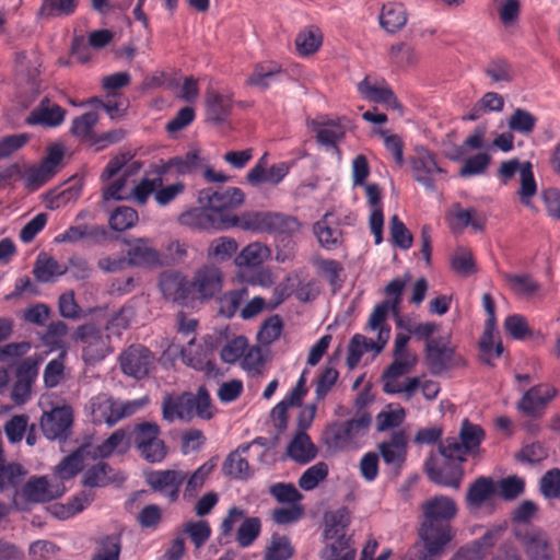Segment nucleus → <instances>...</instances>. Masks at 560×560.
<instances>
[{
    "label": "nucleus",
    "mask_w": 560,
    "mask_h": 560,
    "mask_svg": "<svg viewBox=\"0 0 560 560\" xmlns=\"http://www.w3.org/2000/svg\"><path fill=\"white\" fill-rule=\"evenodd\" d=\"M191 281L194 293L198 294V299L211 300L222 290L223 273L214 265H203L196 270Z\"/></svg>",
    "instance_id": "obj_16"
},
{
    "label": "nucleus",
    "mask_w": 560,
    "mask_h": 560,
    "mask_svg": "<svg viewBox=\"0 0 560 560\" xmlns=\"http://www.w3.org/2000/svg\"><path fill=\"white\" fill-rule=\"evenodd\" d=\"M65 352H61L58 358L50 360L44 370V384L47 388L58 386L63 378L65 374Z\"/></svg>",
    "instance_id": "obj_62"
},
{
    "label": "nucleus",
    "mask_w": 560,
    "mask_h": 560,
    "mask_svg": "<svg viewBox=\"0 0 560 560\" xmlns=\"http://www.w3.org/2000/svg\"><path fill=\"white\" fill-rule=\"evenodd\" d=\"M66 113V109L60 105L50 103V101L45 97L40 101L39 105L30 113L25 122L31 126L43 125L52 128L63 122Z\"/></svg>",
    "instance_id": "obj_21"
},
{
    "label": "nucleus",
    "mask_w": 560,
    "mask_h": 560,
    "mask_svg": "<svg viewBox=\"0 0 560 560\" xmlns=\"http://www.w3.org/2000/svg\"><path fill=\"white\" fill-rule=\"evenodd\" d=\"M294 555L290 539L287 536L273 534L270 545L267 547L264 560H289Z\"/></svg>",
    "instance_id": "obj_47"
},
{
    "label": "nucleus",
    "mask_w": 560,
    "mask_h": 560,
    "mask_svg": "<svg viewBox=\"0 0 560 560\" xmlns=\"http://www.w3.org/2000/svg\"><path fill=\"white\" fill-rule=\"evenodd\" d=\"M548 456L545 445L537 441L524 445L516 454L515 459L521 463L536 464L540 463Z\"/></svg>",
    "instance_id": "obj_63"
},
{
    "label": "nucleus",
    "mask_w": 560,
    "mask_h": 560,
    "mask_svg": "<svg viewBox=\"0 0 560 560\" xmlns=\"http://www.w3.org/2000/svg\"><path fill=\"white\" fill-rule=\"evenodd\" d=\"M485 74L495 83H510L516 75L512 63L503 57L491 59L485 68Z\"/></svg>",
    "instance_id": "obj_43"
},
{
    "label": "nucleus",
    "mask_w": 560,
    "mask_h": 560,
    "mask_svg": "<svg viewBox=\"0 0 560 560\" xmlns=\"http://www.w3.org/2000/svg\"><path fill=\"white\" fill-rule=\"evenodd\" d=\"M294 43L299 55L306 57L320 48L323 36L318 28H305L299 32Z\"/></svg>",
    "instance_id": "obj_44"
},
{
    "label": "nucleus",
    "mask_w": 560,
    "mask_h": 560,
    "mask_svg": "<svg viewBox=\"0 0 560 560\" xmlns=\"http://www.w3.org/2000/svg\"><path fill=\"white\" fill-rule=\"evenodd\" d=\"M117 401L107 394H98L91 399L92 421L95 424H116Z\"/></svg>",
    "instance_id": "obj_28"
},
{
    "label": "nucleus",
    "mask_w": 560,
    "mask_h": 560,
    "mask_svg": "<svg viewBox=\"0 0 560 560\" xmlns=\"http://www.w3.org/2000/svg\"><path fill=\"white\" fill-rule=\"evenodd\" d=\"M540 491L545 498H560V469L548 470L540 479Z\"/></svg>",
    "instance_id": "obj_64"
},
{
    "label": "nucleus",
    "mask_w": 560,
    "mask_h": 560,
    "mask_svg": "<svg viewBox=\"0 0 560 560\" xmlns=\"http://www.w3.org/2000/svg\"><path fill=\"white\" fill-rule=\"evenodd\" d=\"M72 339L83 345L82 359L86 364H94L106 357L105 342L101 329L93 323L77 327Z\"/></svg>",
    "instance_id": "obj_11"
},
{
    "label": "nucleus",
    "mask_w": 560,
    "mask_h": 560,
    "mask_svg": "<svg viewBox=\"0 0 560 560\" xmlns=\"http://www.w3.org/2000/svg\"><path fill=\"white\" fill-rule=\"evenodd\" d=\"M73 423V415L70 407L54 408L44 412L40 418V429L48 440H66Z\"/></svg>",
    "instance_id": "obj_14"
},
{
    "label": "nucleus",
    "mask_w": 560,
    "mask_h": 560,
    "mask_svg": "<svg viewBox=\"0 0 560 560\" xmlns=\"http://www.w3.org/2000/svg\"><path fill=\"white\" fill-rule=\"evenodd\" d=\"M245 200V195L237 187H228L226 189L205 188L199 191V201L207 203L214 212H219L222 220L228 221L230 225L234 214L230 210L241 206Z\"/></svg>",
    "instance_id": "obj_9"
},
{
    "label": "nucleus",
    "mask_w": 560,
    "mask_h": 560,
    "mask_svg": "<svg viewBox=\"0 0 560 560\" xmlns=\"http://www.w3.org/2000/svg\"><path fill=\"white\" fill-rule=\"evenodd\" d=\"M325 529L324 539H331L334 537L346 534L347 527L350 524V514L347 508L338 509L335 512L325 515Z\"/></svg>",
    "instance_id": "obj_42"
},
{
    "label": "nucleus",
    "mask_w": 560,
    "mask_h": 560,
    "mask_svg": "<svg viewBox=\"0 0 560 560\" xmlns=\"http://www.w3.org/2000/svg\"><path fill=\"white\" fill-rule=\"evenodd\" d=\"M79 0H42L36 16L49 21L57 18H68L75 13Z\"/></svg>",
    "instance_id": "obj_30"
},
{
    "label": "nucleus",
    "mask_w": 560,
    "mask_h": 560,
    "mask_svg": "<svg viewBox=\"0 0 560 560\" xmlns=\"http://www.w3.org/2000/svg\"><path fill=\"white\" fill-rule=\"evenodd\" d=\"M300 229L301 222L296 217L271 211L267 233L275 235L278 248L276 258L278 261H284L293 256L295 247L293 236Z\"/></svg>",
    "instance_id": "obj_4"
},
{
    "label": "nucleus",
    "mask_w": 560,
    "mask_h": 560,
    "mask_svg": "<svg viewBox=\"0 0 560 560\" xmlns=\"http://www.w3.org/2000/svg\"><path fill=\"white\" fill-rule=\"evenodd\" d=\"M97 121L98 114L96 112L84 113L72 120L70 132L77 138L90 139Z\"/></svg>",
    "instance_id": "obj_58"
},
{
    "label": "nucleus",
    "mask_w": 560,
    "mask_h": 560,
    "mask_svg": "<svg viewBox=\"0 0 560 560\" xmlns=\"http://www.w3.org/2000/svg\"><path fill=\"white\" fill-rule=\"evenodd\" d=\"M160 434L161 429L159 424L149 421L135 424L130 432V443L139 456L149 464L162 463L168 454V447L160 439Z\"/></svg>",
    "instance_id": "obj_3"
},
{
    "label": "nucleus",
    "mask_w": 560,
    "mask_h": 560,
    "mask_svg": "<svg viewBox=\"0 0 560 560\" xmlns=\"http://www.w3.org/2000/svg\"><path fill=\"white\" fill-rule=\"evenodd\" d=\"M329 474L328 465L325 462H318L308 467L299 478V487L304 491L315 489L318 483L327 478Z\"/></svg>",
    "instance_id": "obj_53"
},
{
    "label": "nucleus",
    "mask_w": 560,
    "mask_h": 560,
    "mask_svg": "<svg viewBox=\"0 0 560 560\" xmlns=\"http://www.w3.org/2000/svg\"><path fill=\"white\" fill-rule=\"evenodd\" d=\"M156 164H152L145 176L133 188V197L139 205H144L151 194L163 185V175L158 174Z\"/></svg>",
    "instance_id": "obj_39"
},
{
    "label": "nucleus",
    "mask_w": 560,
    "mask_h": 560,
    "mask_svg": "<svg viewBox=\"0 0 560 560\" xmlns=\"http://www.w3.org/2000/svg\"><path fill=\"white\" fill-rule=\"evenodd\" d=\"M271 211H246L241 215H233L230 228H241L244 231L267 233Z\"/></svg>",
    "instance_id": "obj_31"
},
{
    "label": "nucleus",
    "mask_w": 560,
    "mask_h": 560,
    "mask_svg": "<svg viewBox=\"0 0 560 560\" xmlns=\"http://www.w3.org/2000/svg\"><path fill=\"white\" fill-rule=\"evenodd\" d=\"M425 364L432 375L442 373L460 365L464 360L456 354V348L451 346V336L439 337L424 346Z\"/></svg>",
    "instance_id": "obj_5"
},
{
    "label": "nucleus",
    "mask_w": 560,
    "mask_h": 560,
    "mask_svg": "<svg viewBox=\"0 0 560 560\" xmlns=\"http://www.w3.org/2000/svg\"><path fill=\"white\" fill-rule=\"evenodd\" d=\"M267 165V153H265L256 163V165L247 173L246 180L252 186H259L260 184L268 183L278 185L288 175L290 165L287 162L272 164L269 170Z\"/></svg>",
    "instance_id": "obj_18"
},
{
    "label": "nucleus",
    "mask_w": 560,
    "mask_h": 560,
    "mask_svg": "<svg viewBox=\"0 0 560 560\" xmlns=\"http://www.w3.org/2000/svg\"><path fill=\"white\" fill-rule=\"evenodd\" d=\"M423 471L432 483L456 490L460 488L465 474L463 465L458 462L443 458L440 463L433 453L425 458Z\"/></svg>",
    "instance_id": "obj_8"
},
{
    "label": "nucleus",
    "mask_w": 560,
    "mask_h": 560,
    "mask_svg": "<svg viewBox=\"0 0 560 560\" xmlns=\"http://www.w3.org/2000/svg\"><path fill=\"white\" fill-rule=\"evenodd\" d=\"M246 295L247 288L245 287L225 292L220 300V313L228 318H232L238 311Z\"/></svg>",
    "instance_id": "obj_61"
},
{
    "label": "nucleus",
    "mask_w": 560,
    "mask_h": 560,
    "mask_svg": "<svg viewBox=\"0 0 560 560\" xmlns=\"http://www.w3.org/2000/svg\"><path fill=\"white\" fill-rule=\"evenodd\" d=\"M521 187L518 189L520 201L524 206L530 205V199L537 192V184L534 177L533 164L529 161L522 163Z\"/></svg>",
    "instance_id": "obj_51"
},
{
    "label": "nucleus",
    "mask_w": 560,
    "mask_h": 560,
    "mask_svg": "<svg viewBox=\"0 0 560 560\" xmlns=\"http://www.w3.org/2000/svg\"><path fill=\"white\" fill-rule=\"evenodd\" d=\"M261 530V522L258 517H247L237 529L236 540L242 548L249 547Z\"/></svg>",
    "instance_id": "obj_60"
},
{
    "label": "nucleus",
    "mask_w": 560,
    "mask_h": 560,
    "mask_svg": "<svg viewBox=\"0 0 560 560\" xmlns=\"http://www.w3.org/2000/svg\"><path fill=\"white\" fill-rule=\"evenodd\" d=\"M388 57L390 63L399 70L416 67L419 61V55L415 47L404 42L392 45Z\"/></svg>",
    "instance_id": "obj_38"
},
{
    "label": "nucleus",
    "mask_w": 560,
    "mask_h": 560,
    "mask_svg": "<svg viewBox=\"0 0 560 560\" xmlns=\"http://www.w3.org/2000/svg\"><path fill=\"white\" fill-rule=\"evenodd\" d=\"M268 253V247L260 243H252L244 247L235 257V264L238 267H257L264 262Z\"/></svg>",
    "instance_id": "obj_46"
},
{
    "label": "nucleus",
    "mask_w": 560,
    "mask_h": 560,
    "mask_svg": "<svg viewBox=\"0 0 560 560\" xmlns=\"http://www.w3.org/2000/svg\"><path fill=\"white\" fill-rule=\"evenodd\" d=\"M128 244L130 248L127 250V257L130 266L145 268L162 266L161 255L150 245L149 238H137Z\"/></svg>",
    "instance_id": "obj_23"
},
{
    "label": "nucleus",
    "mask_w": 560,
    "mask_h": 560,
    "mask_svg": "<svg viewBox=\"0 0 560 560\" xmlns=\"http://www.w3.org/2000/svg\"><path fill=\"white\" fill-rule=\"evenodd\" d=\"M214 411L215 408L205 385L199 386L196 394L184 392L176 397L167 395L162 405L163 418L168 422L176 418L190 421L194 417L210 420L213 418Z\"/></svg>",
    "instance_id": "obj_2"
},
{
    "label": "nucleus",
    "mask_w": 560,
    "mask_h": 560,
    "mask_svg": "<svg viewBox=\"0 0 560 560\" xmlns=\"http://www.w3.org/2000/svg\"><path fill=\"white\" fill-rule=\"evenodd\" d=\"M389 232L394 245L401 249H409L412 246L413 237L405 223L394 214L389 222Z\"/></svg>",
    "instance_id": "obj_59"
},
{
    "label": "nucleus",
    "mask_w": 560,
    "mask_h": 560,
    "mask_svg": "<svg viewBox=\"0 0 560 560\" xmlns=\"http://www.w3.org/2000/svg\"><path fill=\"white\" fill-rule=\"evenodd\" d=\"M358 90L370 102L386 104L392 108H401V104L388 85L376 86L371 84L368 78H365L359 83Z\"/></svg>",
    "instance_id": "obj_33"
},
{
    "label": "nucleus",
    "mask_w": 560,
    "mask_h": 560,
    "mask_svg": "<svg viewBox=\"0 0 560 560\" xmlns=\"http://www.w3.org/2000/svg\"><path fill=\"white\" fill-rule=\"evenodd\" d=\"M458 512L456 502L439 494L421 504L417 528L419 540L406 552L405 560H440L456 536L452 522Z\"/></svg>",
    "instance_id": "obj_1"
},
{
    "label": "nucleus",
    "mask_w": 560,
    "mask_h": 560,
    "mask_svg": "<svg viewBox=\"0 0 560 560\" xmlns=\"http://www.w3.org/2000/svg\"><path fill=\"white\" fill-rule=\"evenodd\" d=\"M112 471L113 468L109 466V464L100 462L85 471L82 483L89 488L106 487L113 481L112 477L109 476Z\"/></svg>",
    "instance_id": "obj_52"
},
{
    "label": "nucleus",
    "mask_w": 560,
    "mask_h": 560,
    "mask_svg": "<svg viewBox=\"0 0 560 560\" xmlns=\"http://www.w3.org/2000/svg\"><path fill=\"white\" fill-rule=\"evenodd\" d=\"M233 101L230 95L221 94L214 90L206 92V117L213 125H222L230 118Z\"/></svg>",
    "instance_id": "obj_22"
},
{
    "label": "nucleus",
    "mask_w": 560,
    "mask_h": 560,
    "mask_svg": "<svg viewBox=\"0 0 560 560\" xmlns=\"http://www.w3.org/2000/svg\"><path fill=\"white\" fill-rule=\"evenodd\" d=\"M139 215L136 209L128 206H119L109 215L108 224L113 231L122 232L137 224Z\"/></svg>",
    "instance_id": "obj_45"
},
{
    "label": "nucleus",
    "mask_w": 560,
    "mask_h": 560,
    "mask_svg": "<svg viewBox=\"0 0 560 560\" xmlns=\"http://www.w3.org/2000/svg\"><path fill=\"white\" fill-rule=\"evenodd\" d=\"M413 178L428 190H436L434 174L445 173L436 163L434 154L424 147H417L415 155L409 159Z\"/></svg>",
    "instance_id": "obj_13"
},
{
    "label": "nucleus",
    "mask_w": 560,
    "mask_h": 560,
    "mask_svg": "<svg viewBox=\"0 0 560 560\" xmlns=\"http://www.w3.org/2000/svg\"><path fill=\"white\" fill-rule=\"evenodd\" d=\"M67 272V267H62L59 262L46 254H39L33 268V275L38 282L47 283L54 281L55 277L62 276Z\"/></svg>",
    "instance_id": "obj_37"
},
{
    "label": "nucleus",
    "mask_w": 560,
    "mask_h": 560,
    "mask_svg": "<svg viewBox=\"0 0 560 560\" xmlns=\"http://www.w3.org/2000/svg\"><path fill=\"white\" fill-rule=\"evenodd\" d=\"M159 288L166 300L186 306L194 299L192 281H189L182 272L165 270L160 275Z\"/></svg>",
    "instance_id": "obj_12"
},
{
    "label": "nucleus",
    "mask_w": 560,
    "mask_h": 560,
    "mask_svg": "<svg viewBox=\"0 0 560 560\" xmlns=\"http://www.w3.org/2000/svg\"><path fill=\"white\" fill-rule=\"evenodd\" d=\"M250 444H241L229 453L222 464V474L236 480H248L253 476L248 460L242 456L249 451Z\"/></svg>",
    "instance_id": "obj_24"
},
{
    "label": "nucleus",
    "mask_w": 560,
    "mask_h": 560,
    "mask_svg": "<svg viewBox=\"0 0 560 560\" xmlns=\"http://www.w3.org/2000/svg\"><path fill=\"white\" fill-rule=\"evenodd\" d=\"M558 389L548 383H539L527 389L516 404L523 415L538 419L545 413L547 406L558 396Z\"/></svg>",
    "instance_id": "obj_10"
},
{
    "label": "nucleus",
    "mask_w": 560,
    "mask_h": 560,
    "mask_svg": "<svg viewBox=\"0 0 560 560\" xmlns=\"http://www.w3.org/2000/svg\"><path fill=\"white\" fill-rule=\"evenodd\" d=\"M186 478V474L180 470L165 469L151 471L147 482L154 492H160L174 503L179 498L180 488Z\"/></svg>",
    "instance_id": "obj_15"
},
{
    "label": "nucleus",
    "mask_w": 560,
    "mask_h": 560,
    "mask_svg": "<svg viewBox=\"0 0 560 560\" xmlns=\"http://www.w3.org/2000/svg\"><path fill=\"white\" fill-rule=\"evenodd\" d=\"M448 224L453 231H463L471 226L475 231L481 232L486 226V219L478 214L475 208L463 209L457 202L448 217Z\"/></svg>",
    "instance_id": "obj_26"
},
{
    "label": "nucleus",
    "mask_w": 560,
    "mask_h": 560,
    "mask_svg": "<svg viewBox=\"0 0 560 560\" xmlns=\"http://www.w3.org/2000/svg\"><path fill=\"white\" fill-rule=\"evenodd\" d=\"M283 330V319L275 314L265 319L257 334V339L262 345H270L276 341Z\"/></svg>",
    "instance_id": "obj_55"
},
{
    "label": "nucleus",
    "mask_w": 560,
    "mask_h": 560,
    "mask_svg": "<svg viewBox=\"0 0 560 560\" xmlns=\"http://www.w3.org/2000/svg\"><path fill=\"white\" fill-rule=\"evenodd\" d=\"M503 326L506 334L514 340H525L534 336V331L529 328L526 318L520 314L509 315Z\"/></svg>",
    "instance_id": "obj_57"
},
{
    "label": "nucleus",
    "mask_w": 560,
    "mask_h": 560,
    "mask_svg": "<svg viewBox=\"0 0 560 560\" xmlns=\"http://www.w3.org/2000/svg\"><path fill=\"white\" fill-rule=\"evenodd\" d=\"M515 537L521 542L528 560H555L556 549L550 536L538 526L515 528Z\"/></svg>",
    "instance_id": "obj_6"
},
{
    "label": "nucleus",
    "mask_w": 560,
    "mask_h": 560,
    "mask_svg": "<svg viewBox=\"0 0 560 560\" xmlns=\"http://www.w3.org/2000/svg\"><path fill=\"white\" fill-rule=\"evenodd\" d=\"M317 447L306 432H298L288 446V455L294 462L306 465L317 456Z\"/></svg>",
    "instance_id": "obj_29"
},
{
    "label": "nucleus",
    "mask_w": 560,
    "mask_h": 560,
    "mask_svg": "<svg viewBox=\"0 0 560 560\" xmlns=\"http://www.w3.org/2000/svg\"><path fill=\"white\" fill-rule=\"evenodd\" d=\"M406 23L407 12L402 3L388 2L383 4L380 14V24L387 33H397Z\"/></svg>",
    "instance_id": "obj_32"
},
{
    "label": "nucleus",
    "mask_w": 560,
    "mask_h": 560,
    "mask_svg": "<svg viewBox=\"0 0 560 560\" xmlns=\"http://www.w3.org/2000/svg\"><path fill=\"white\" fill-rule=\"evenodd\" d=\"M121 372L136 381L149 376L154 369L155 355L143 345L136 343L126 348L118 357Z\"/></svg>",
    "instance_id": "obj_7"
},
{
    "label": "nucleus",
    "mask_w": 560,
    "mask_h": 560,
    "mask_svg": "<svg viewBox=\"0 0 560 560\" xmlns=\"http://www.w3.org/2000/svg\"><path fill=\"white\" fill-rule=\"evenodd\" d=\"M439 453L444 459L458 462L463 465L467 460L469 454L466 448L462 446L459 438L448 436L439 443Z\"/></svg>",
    "instance_id": "obj_56"
},
{
    "label": "nucleus",
    "mask_w": 560,
    "mask_h": 560,
    "mask_svg": "<svg viewBox=\"0 0 560 560\" xmlns=\"http://www.w3.org/2000/svg\"><path fill=\"white\" fill-rule=\"evenodd\" d=\"M217 464L214 458H211L198 467L188 478L184 491L185 498H192L203 487L206 479L213 471Z\"/></svg>",
    "instance_id": "obj_50"
},
{
    "label": "nucleus",
    "mask_w": 560,
    "mask_h": 560,
    "mask_svg": "<svg viewBox=\"0 0 560 560\" xmlns=\"http://www.w3.org/2000/svg\"><path fill=\"white\" fill-rule=\"evenodd\" d=\"M380 454L387 465H392L396 474H399L407 455V436L401 430L395 431L388 442L378 445Z\"/></svg>",
    "instance_id": "obj_20"
},
{
    "label": "nucleus",
    "mask_w": 560,
    "mask_h": 560,
    "mask_svg": "<svg viewBox=\"0 0 560 560\" xmlns=\"http://www.w3.org/2000/svg\"><path fill=\"white\" fill-rule=\"evenodd\" d=\"M316 140L319 144L332 148L339 151L338 143L346 137V127L342 125V119H329L323 124H317Z\"/></svg>",
    "instance_id": "obj_34"
},
{
    "label": "nucleus",
    "mask_w": 560,
    "mask_h": 560,
    "mask_svg": "<svg viewBox=\"0 0 560 560\" xmlns=\"http://www.w3.org/2000/svg\"><path fill=\"white\" fill-rule=\"evenodd\" d=\"M537 124V117L524 108H515L508 119V126L511 131L529 135L534 131Z\"/></svg>",
    "instance_id": "obj_48"
},
{
    "label": "nucleus",
    "mask_w": 560,
    "mask_h": 560,
    "mask_svg": "<svg viewBox=\"0 0 560 560\" xmlns=\"http://www.w3.org/2000/svg\"><path fill=\"white\" fill-rule=\"evenodd\" d=\"M482 306L488 315L479 340V349L486 354L492 350L493 336L497 332L495 303L490 293H483Z\"/></svg>",
    "instance_id": "obj_35"
},
{
    "label": "nucleus",
    "mask_w": 560,
    "mask_h": 560,
    "mask_svg": "<svg viewBox=\"0 0 560 560\" xmlns=\"http://www.w3.org/2000/svg\"><path fill=\"white\" fill-rule=\"evenodd\" d=\"M483 439L485 431L479 424H474L468 419L463 421L459 431V440L462 441V446L466 448L468 453H472L475 450L479 448Z\"/></svg>",
    "instance_id": "obj_49"
},
{
    "label": "nucleus",
    "mask_w": 560,
    "mask_h": 560,
    "mask_svg": "<svg viewBox=\"0 0 560 560\" xmlns=\"http://www.w3.org/2000/svg\"><path fill=\"white\" fill-rule=\"evenodd\" d=\"M91 450V443L82 444L74 452L60 460L55 468V474L61 480H69L73 478L82 470L84 460L86 458H92Z\"/></svg>",
    "instance_id": "obj_25"
},
{
    "label": "nucleus",
    "mask_w": 560,
    "mask_h": 560,
    "mask_svg": "<svg viewBox=\"0 0 560 560\" xmlns=\"http://www.w3.org/2000/svg\"><path fill=\"white\" fill-rule=\"evenodd\" d=\"M121 551L120 535H106L100 540L92 560H119Z\"/></svg>",
    "instance_id": "obj_54"
},
{
    "label": "nucleus",
    "mask_w": 560,
    "mask_h": 560,
    "mask_svg": "<svg viewBox=\"0 0 560 560\" xmlns=\"http://www.w3.org/2000/svg\"><path fill=\"white\" fill-rule=\"evenodd\" d=\"M179 222L196 230H226L228 221L222 220L207 203L203 208H194L179 215Z\"/></svg>",
    "instance_id": "obj_17"
},
{
    "label": "nucleus",
    "mask_w": 560,
    "mask_h": 560,
    "mask_svg": "<svg viewBox=\"0 0 560 560\" xmlns=\"http://www.w3.org/2000/svg\"><path fill=\"white\" fill-rule=\"evenodd\" d=\"M283 71L281 66L276 62L259 63L255 67L253 73L248 77L247 83L267 90L271 82Z\"/></svg>",
    "instance_id": "obj_40"
},
{
    "label": "nucleus",
    "mask_w": 560,
    "mask_h": 560,
    "mask_svg": "<svg viewBox=\"0 0 560 560\" xmlns=\"http://www.w3.org/2000/svg\"><path fill=\"white\" fill-rule=\"evenodd\" d=\"M65 492V486L54 488L47 477H32L22 487L23 497L31 503H45L60 498Z\"/></svg>",
    "instance_id": "obj_19"
},
{
    "label": "nucleus",
    "mask_w": 560,
    "mask_h": 560,
    "mask_svg": "<svg viewBox=\"0 0 560 560\" xmlns=\"http://www.w3.org/2000/svg\"><path fill=\"white\" fill-rule=\"evenodd\" d=\"M201 164V158L199 150H190L184 156H174L166 162L161 161V164H156L158 174L166 175L167 172L174 167L178 175H186L195 172Z\"/></svg>",
    "instance_id": "obj_27"
},
{
    "label": "nucleus",
    "mask_w": 560,
    "mask_h": 560,
    "mask_svg": "<svg viewBox=\"0 0 560 560\" xmlns=\"http://www.w3.org/2000/svg\"><path fill=\"white\" fill-rule=\"evenodd\" d=\"M495 492V483L492 478L480 476L470 483L467 493V505L480 508Z\"/></svg>",
    "instance_id": "obj_36"
},
{
    "label": "nucleus",
    "mask_w": 560,
    "mask_h": 560,
    "mask_svg": "<svg viewBox=\"0 0 560 560\" xmlns=\"http://www.w3.org/2000/svg\"><path fill=\"white\" fill-rule=\"evenodd\" d=\"M237 247L238 245L234 238L221 236L210 243L207 257L215 262H224L234 256Z\"/></svg>",
    "instance_id": "obj_41"
}]
</instances>
